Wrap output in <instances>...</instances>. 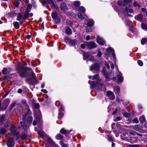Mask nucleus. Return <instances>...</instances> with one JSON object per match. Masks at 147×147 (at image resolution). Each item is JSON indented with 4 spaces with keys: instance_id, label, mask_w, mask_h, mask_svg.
Segmentation results:
<instances>
[{
    "instance_id": "nucleus-28",
    "label": "nucleus",
    "mask_w": 147,
    "mask_h": 147,
    "mask_svg": "<svg viewBox=\"0 0 147 147\" xmlns=\"http://www.w3.org/2000/svg\"><path fill=\"white\" fill-rule=\"evenodd\" d=\"M60 132L63 134H66L67 133V131L63 128H62L60 130Z\"/></svg>"
},
{
    "instance_id": "nucleus-44",
    "label": "nucleus",
    "mask_w": 147,
    "mask_h": 147,
    "mask_svg": "<svg viewBox=\"0 0 147 147\" xmlns=\"http://www.w3.org/2000/svg\"><path fill=\"white\" fill-rule=\"evenodd\" d=\"M29 13L25 12L23 16V18L24 19H27V18H28L29 17Z\"/></svg>"
},
{
    "instance_id": "nucleus-64",
    "label": "nucleus",
    "mask_w": 147,
    "mask_h": 147,
    "mask_svg": "<svg viewBox=\"0 0 147 147\" xmlns=\"http://www.w3.org/2000/svg\"><path fill=\"white\" fill-rule=\"evenodd\" d=\"M35 118V119L36 121L38 122H39L40 121V119L39 116L38 115L34 116Z\"/></svg>"
},
{
    "instance_id": "nucleus-7",
    "label": "nucleus",
    "mask_w": 147,
    "mask_h": 147,
    "mask_svg": "<svg viewBox=\"0 0 147 147\" xmlns=\"http://www.w3.org/2000/svg\"><path fill=\"white\" fill-rule=\"evenodd\" d=\"M100 69L99 64L97 63H95L93 65H92L90 67V70L92 71L94 70L98 71Z\"/></svg>"
},
{
    "instance_id": "nucleus-10",
    "label": "nucleus",
    "mask_w": 147,
    "mask_h": 147,
    "mask_svg": "<svg viewBox=\"0 0 147 147\" xmlns=\"http://www.w3.org/2000/svg\"><path fill=\"white\" fill-rule=\"evenodd\" d=\"M67 7L66 3L64 2H62L61 4L60 8L61 10L66 11V7Z\"/></svg>"
},
{
    "instance_id": "nucleus-42",
    "label": "nucleus",
    "mask_w": 147,
    "mask_h": 147,
    "mask_svg": "<svg viewBox=\"0 0 147 147\" xmlns=\"http://www.w3.org/2000/svg\"><path fill=\"white\" fill-rule=\"evenodd\" d=\"M47 143L50 144H51L53 143V141L52 140L50 137H48V138L47 139Z\"/></svg>"
},
{
    "instance_id": "nucleus-15",
    "label": "nucleus",
    "mask_w": 147,
    "mask_h": 147,
    "mask_svg": "<svg viewBox=\"0 0 147 147\" xmlns=\"http://www.w3.org/2000/svg\"><path fill=\"white\" fill-rule=\"evenodd\" d=\"M55 138L57 140H61L63 139V136L62 134L59 133L55 137Z\"/></svg>"
},
{
    "instance_id": "nucleus-29",
    "label": "nucleus",
    "mask_w": 147,
    "mask_h": 147,
    "mask_svg": "<svg viewBox=\"0 0 147 147\" xmlns=\"http://www.w3.org/2000/svg\"><path fill=\"white\" fill-rule=\"evenodd\" d=\"M123 78L122 76L121 75H119L118 76L117 81L118 82H123Z\"/></svg>"
},
{
    "instance_id": "nucleus-17",
    "label": "nucleus",
    "mask_w": 147,
    "mask_h": 147,
    "mask_svg": "<svg viewBox=\"0 0 147 147\" xmlns=\"http://www.w3.org/2000/svg\"><path fill=\"white\" fill-rule=\"evenodd\" d=\"M77 42V40L76 39H71L70 42H69V44L73 46H75Z\"/></svg>"
},
{
    "instance_id": "nucleus-16",
    "label": "nucleus",
    "mask_w": 147,
    "mask_h": 147,
    "mask_svg": "<svg viewBox=\"0 0 147 147\" xmlns=\"http://www.w3.org/2000/svg\"><path fill=\"white\" fill-rule=\"evenodd\" d=\"M65 33L68 35H71L72 34V30L69 27H67L65 29Z\"/></svg>"
},
{
    "instance_id": "nucleus-6",
    "label": "nucleus",
    "mask_w": 147,
    "mask_h": 147,
    "mask_svg": "<svg viewBox=\"0 0 147 147\" xmlns=\"http://www.w3.org/2000/svg\"><path fill=\"white\" fill-rule=\"evenodd\" d=\"M96 40V42L100 45H104V44L105 43V42L103 38L100 37L98 35L97 36Z\"/></svg>"
},
{
    "instance_id": "nucleus-46",
    "label": "nucleus",
    "mask_w": 147,
    "mask_h": 147,
    "mask_svg": "<svg viewBox=\"0 0 147 147\" xmlns=\"http://www.w3.org/2000/svg\"><path fill=\"white\" fill-rule=\"evenodd\" d=\"M147 41V40L146 38H143L141 39V44L142 45H144L146 43Z\"/></svg>"
},
{
    "instance_id": "nucleus-27",
    "label": "nucleus",
    "mask_w": 147,
    "mask_h": 147,
    "mask_svg": "<svg viewBox=\"0 0 147 147\" xmlns=\"http://www.w3.org/2000/svg\"><path fill=\"white\" fill-rule=\"evenodd\" d=\"M96 86H97V85L96 84V82L93 81L92 84L90 85V89H92L95 88Z\"/></svg>"
},
{
    "instance_id": "nucleus-37",
    "label": "nucleus",
    "mask_w": 147,
    "mask_h": 147,
    "mask_svg": "<svg viewBox=\"0 0 147 147\" xmlns=\"http://www.w3.org/2000/svg\"><path fill=\"white\" fill-rule=\"evenodd\" d=\"M22 13H18L16 20L19 21H20L22 19Z\"/></svg>"
},
{
    "instance_id": "nucleus-59",
    "label": "nucleus",
    "mask_w": 147,
    "mask_h": 147,
    "mask_svg": "<svg viewBox=\"0 0 147 147\" xmlns=\"http://www.w3.org/2000/svg\"><path fill=\"white\" fill-rule=\"evenodd\" d=\"M21 103L24 105L28 106V105L27 103L26 100H23L21 101Z\"/></svg>"
},
{
    "instance_id": "nucleus-40",
    "label": "nucleus",
    "mask_w": 147,
    "mask_h": 147,
    "mask_svg": "<svg viewBox=\"0 0 147 147\" xmlns=\"http://www.w3.org/2000/svg\"><path fill=\"white\" fill-rule=\"evenodd\" d=\"M78 17L81 19L83 20L84 19V17L82 15V13L80 12L78 13Z\"/></svg>"
},
{
    "instance_id": "nucleus-53",
    "label": "nucleus",
    "mask_w": 147,
    "mask_h": 147,
    "mask_svg": "<svg viewBox=\"0 0 147 147\" xmlns=\"http://www.w3.org/2000/svg\"><path fill=\"white\" fill-rule=\"evenodd\" d=\"M99 76V74H96L92 76V80H94L96 79Z\"/></svg>"
},
{
    "instance_id": "nucleus-47",
    "label": "nucleus",
    "mask_w": 147,
    "mask_h": 147,
    "mask_svg": "<svg viewBox=\"0 0 147 147\" xmlns=\"http://www.w3.org/2000/svg\"><path fill=\"white\" fill-rule=\"evenodd\" d=\"M27 115V113H25L23 115L22 117V120L23 122L25 121Z\"/></svg>"
},
{
    "instance_id": "nucleus-12",
    "label": "nucleus",
    "mask_w": 147,
    "mask_h": 147,
    "mask_svg": "<svg viewBox=\"0 0 147 147\" xmlns=\"http://www.w3.org/2000/svg\"><path fill=\"white\" fill-rule=\"evenodd\" d=\"M135 18L136 20H138L140 21L141 22L143 18V15L142 14H139L137 16H135Z\"/></svg>"
},
{
    "instance_id": "nucleus-30",
    "label": "nucleus",
    "mask_w": 147,
    "mask_h": 147,
    "mask_svg": "<svg viewBox=\"0 0 147 147\" xmlns=\"http://www.w3.org/2000/svg\"><path fill=\"white\" fill-rule=\"evenodd\" d=\"M14 112L16 113H20V110L19 106L16 107L14 109Z\"/></svg>"
},
{
    "instance_id": "nucleus-26",
    "label": "nucleus",
    "mask_w": 147,
    "mask_h": 147,
    "mask_svg": "<svg viewBox=\"0 0 147 147\" xmlns=\"http://www.w3.org/2000/svg\"><path fill=\"white\" fill-rule=\"evenodd\" d=\"M64 115V113L62 111H59L58 116V119L61 120Z\"/></svg>"
},
{
    "instance_id": "nucleus-22",
    "label": "nucleus",
    "mask_w": 147,
    "mask_h": 147,
    "mask_svg": "<svg viewBox=\"0 0 147 147\" xmlns=\"http://www.w3.org/2000/svg\"><path fill=\"white\" fill-rule=\"evenodd\" d=\"M132 1V0H123V6L125 7L126 6L128 3H131Z\"/></svg>"
},
{
    "instance_id": "nucleus-20",
    "label": "nucleus",
    "mask_w": 147,
    "mask_h": 147,
    "mask_svg": "<svg viewBox=\"0 0 147 147\" xmlns=\"http://www.w3.org/2000/svg\"><path fill=\"white\" fill-rule=\"evenodd\" d=\"M139 120L140 123H144L146 121L145 116L143 115L140 116L139 117Z\"/></svg>"
},
{
    "instance_id": "nucleus-62",
    "label": "nucleus",
    "mask_w": 147,
    "mask_h": 147,
    "mask_svg": "<svg viewBox=\"0 0 147 147\" xmlns=\"http://www.w3.org/2000/svg\"><path fill=\"white\" fill-rule=\"evenodd\" d=\"M85 41H85L84 42V44H81V45H80L81 47L83 49H84L85 48V47H86V46Z\"/></svg>"
},
{
    "instance_id": "nucleus-14",
    "label": "nucleus",
    "mask_w": 147,
    "mask_h": 147,
    "mask_svg": "<svg viewBox=\"0 0 147 147\" xmlns=\"http://www.w3.org/2000/svg\"><path fill=\"white\" fill-rule=\"evenodd\" d=\"M125 12L128 13L129 12L130 13H131L134 12L133 9H129V7H126L125 8Z\"/></svg>"
},
{
    "instance_id": "nucleus-5",
    "label": "nucleus",
    "mask_w": 147,
    "mask_h": 147,
    "mask_svg": "<svg viewBox=\"0 0 147 147\" xmlns=\"http://www.w3.org/2000/svg\"><path fill=\"white\" fill-rule=\"evenodd\" d=\"M15 139L14 138L10 137L7 139V144L8 147H13L14 146L15 143Z\"/></svg>"
},
{
    "instance_id": "nucleus-33",
    "label": "nucleus",
    "mask_w": 147,
    "mask_h": 147,
    "mask_svg": "<svg viewBox=\"0 0 147 147\" xmlns=\"http://www.w3.org/2000/svg\"><path fill=\"white\" fill-rule=\"evenodd\" d=\"M107 139L109 141L111 142H113L114 140L113 137L110 135H107Z\"/></svg>"
},
{
    "instance_id": "nucleus-3",
    "label": "nucleus",
    "mask_w": 147,
    "mask_h": 147,
    "mask_svg": "<svg viewBox=\"0 0 147 147\" xmlns=\"http://www.w3.org/2000/svg\"><path fill=\"white\" fill-rule=\"evenodd\" d=\"M51 17L54 21L55 24H58L61 22V19L60 17L58 16V14L57 11L53 12L51 13Z\"/></svg>"
},
{
    "instance_id": "nucleus-24",
    "label": "nucleus",
    "mask_w": 147,
    "mask_h": 147,
    "mask_svg": "<svg viewBox=\"0 0 147 147\" xmlns=\"http://www.w3.org/2000/svg\"><path fill=\"white\" fill-rule=\"evenodd\" d=\"M6 129L4 128H1L0 129V134L1 135H4L7 133Z\"/></svg>"
},
{
    "instance_id": "nucleus-35",
    "label": "nucleus",
    "mask_w": 147,
    "mask_h": 147,
    "mask_svg": "<svg viewBox=\"0 0 147 147\" xmlns=\"http://www.w3.org/2000/svg\"><path fill=\"white\" fill-rule=\"evenodd\" d=\"M79 11L82 13H84L86 11V9L85 8L82 6H80L79 8Z\"/></svg>"
},
{
    "instance_id": "nucleus-61",
    "label": "nucleus",
    "mask_w": 147,
    "mask_h": 147,
    "mask_svg": "<svg viewBox=\"0 0 147 147\" xmlns=\"http://www.w3.org/2000/svg\"><path fill=\"white\" fill-rule=\"evenodd\" d=\"M24 122V125L23 126V129L26 130L27 129V125L26 124V123L25 121L23 122Z\"/></svg>"
},
{
    "instance_id": "nucleus-54",
    "label": "nucleus",
    "mask_w": 147,
    "mask_h": 147,
    "mask_svg": "<svg viewBox=\"0 0 147 147\" xmlns=\"http://www.w3.org/2000/svg\"><path fill=\"white\" fill-rule=\"evenodd\" d=\"M137 63L139 65L141 66H142L143 64V62L140 60L137 61Z\"/></svg>"
},
{
    "instance_id": "nucleus-57",
    "label": "nucleus",
    "mask_w": 147,
    "mask_h": 147,
    "mask_svg": "<svg viewBox=\"0 0 147 147\" xmlns=\"http://www.w3.org/2000/svg\"><path fill=\"white\" fill-rule=\"evenodd\" d=\"M113 93L111 91L109 90L107 92L106 94L109 97Z\"/></svg>"
},
{
    "instance_id": "nucleus-51",
    "label": "nucleus",
    "mask_w": 147,
    "mask_h": 147,
    "mask_svg": "<svg viewBox=\"0 0 147 147\" xmlns=\"http://www.w3.org/2000/svg\"><path fill=\"white\" fill-rule=\"evenodd\" d=\"M115 97L113 93L111 95L109 96V99L111 100H113L115 98Z\"/></svg>"
},
{
    "instance_id": "nucleus-41",
    "label": "nucleus",
    "mask_w": 147,
    "mask_h": 147,
    "mask_svg": "<svg viewBox=\"0 0 147 147\" xmlns=\"http://www.w3.org/2000/svg\"><path fill=\"white\" fill-rule=\"evenodd\" d=\"M142 28L144 30H147V25L142 23L141 24Z\"/></svg>"
},
{
    "instance_id": "nucleus-9",
    "label": "nucleus",
    "mask_w": 147,
    "mask_h": 147,
    "mask_svg": "<svg viewBox=\"0 0 147 147\" xmlns=\"http://www.w3.org/2000/svg\"><path fill=\"white\" fill-rule=\"evenodd\" d=\"M20 136V139L22 140H26L28 139V135L25 132L22 133Z\"/></svg>"
},
{
    "instance_id": "nucleus-11",
    "label": "nucleus",
    "mask_w": 147,
    "mask_h": 147,
    "mask_svg": "<svg viewBox=\"0 0 147 147\" xmlns=\"http://www.w3.org/2000/svg\"><path fill=\"white\" fill-rule=\"evenodd\" d=\"M97 86L98 89L100 90L104 91L105 89V85L102 83L99 84Z\"/></svg>"
},
{
    "instance_id": "nucleus-4",
    "label": "nucleus",
    "mask_w": 147,
    "mask_h": 147,
    "mask_svg": "<svg viewBox=\"0 0 147 147\" xmlns=\"http://www.w3.org/2000/svg\"><path fill=\"white\" fill-rule=\"evenodd\" d=\"M86 46L89 49H95L97 46V45L94 41H85Z\"/></svg>"
},
{
    "instance_id": "nucleus-25",
    "label": "nucleus",
    "mask_w": 147,
    "mask_h": 147,
    "mask_svg": "<svg viewBox=\"0 0 147 147\" xmlns=\"http://www.w3.org/2000/svg\"><path fill=\"white\" fill-rule=\"evenodd\" d=\"M13 24L14 27L17 29H19L20 28V24L18 22H14Z\"/></svg>"
},
{
    "instance_id": "nucleus-32",
    "label": "nucleus",
    "mask_w": 147,
    "mask_h": 147,
    "mask_svg": "<svg viewBox=\"0 0 147 147\" xmlns=\"http://www.w3.org/2000/svg\"><path fill=\"white\" fill-rule=\"evenodd\" d=\"M114 92L115 93H118L119 94L120 91V88L119 86H117V87L114 88Z\"/></svg>"
},
{
    "instance_id": "nucleus-34",
    "label": "nucleus",
    "mask_w": 147,
    "mask_h": 147,
    "mask_svg": "<svg viewBox=\"0 0 147 147\" xmlns=\"http://www.w3.org/2000/svg\"><path fill=\"white\" fill-rule=\"evenodd\" d=\"M11 124V123L10 121L8 120L6 121V123L5 124L4 127L6 128L9 127Z\"/></svg>"
},
{
    "instance_id": "nucleus-18",
    "label": "nucleus",
    "mask_w": 147,
    "mask_h": 147,
    "mask_svg": "<svg viewBox=\"0 0 147 147\" xmlns=\"http://www.w3.org/2000/svg\"><path fill=\"white\" fill-rule=\"evenodd\" d=\"M16 101H14L11 104L9 108L8 109V110H9L10 111H11L15 105H16Z\"/></svg>"
},
{
    "instance_id": "nucleus-31",
    "label": "nucleus",
    "mask_w": 147,
    "mask_h": 147,
    "mask_svg": "<svg viewBox=\"0 0 147 147\" xmlns=\"http://www.w3.org/2000/svg\"><path fill=\"white\" fill-rule=\"evenodd\" d=\"M80 3L79 1H75L74 2V5L75 7H78L80 6Z\"/></svg>"
},
{
    "instance_id": "nucleus-1",
    "label": "nucleus",
    "mask_w": 147,
    "mask_h": 147,
    "mask_svg": "<svg viewBox=\"0 0 147 147\" xmlns=\"http://www.w3.org/2000/svg\"><path fill=\"white\" fill-rule=\"evenodd\" d=\"M16 69L20 77L27 79L28 84L30 85L34 86L39 83V80L36 78L33 80L30 78L31 72H32V70L31 68L23 66L20 63L18 62L16 66Z\"/></svg>"
},
{
    "instance_id": "nucleus-13",
    "label": "nucleus",
    "mask_w": 147,
    "mask_h": 147,
    "mask_svg": "<svg viewBox=\"0 0 147 147\" xmlns=\"http://www.w3.org/2000/svg\"><path fill=\"white\" fill-rule=\"evenodd\" d=\"M82 51L84 52V54H83V59L84 60H85L86 59L89 58V53L88 52L86 53L85 51Z\"/></svg>"
},
{
    "instance_id": "nucleus-60",
    "label": "nucleus",
    "mask_w": 147,
    "mask_h": 147,
    "mask_svg": "<svg viewBox=\"0 0 147 147\" xmlns=\"http://www.w3.org/2000/svg\"><path fill=\"white\" fill-rule=\"evenodd\" d=\"M129 30L131 32H134L135 30V29L134 28L133 26L129 28Z\"/></svg>"
},
{
    "instance_id": "nucleus-48",
    "label": "nucleus",
    "mask_w": 147,
    "mask_h": 147,
    "mask_svg": "<svg viewBox=\"0 0 147 147\" xmlns=\"http://www.w3.org/2000/svg\"><path fill=\"white\" fill-rule=\"evenodd\" d=\"M60 145L62 147H69L67 144L64 143L63 142H60Z\"/></svg>"
},
{
    "instance_id": "nucleus-36",
    "label": "nucleus",
    "mask_w": 147,
    "mask_h": 147,
    "mask_svg": "<svg viewBox=\"0 0 147 147\" xmlns=\"http://www.w3.org/2000/svg\"><path fill=\"white\" fill-rule=\"evenodd\" d=\"M107 52L110 53H112L113 52H114V50L113 48L111 47H108L107 49Z\"/></svg>"
},
{
    "instance_id": "nucleus-55",
    "label": "nucleus",
    "mask_w": 147,
    "mask_h": 147,
    "mask_svg": "<svg viewBox=\"0 0 147 147\" xmlns=\"http://www.w3.org/2000/svg\"><path fill=\"white\" fill-rule=\"evenodd\" d=\"M117 4L119 6H121V5H123V1L121 0H119L117 2Z\"/></svg>"
},
{
    "instance_id": "nucleus-45",
    "label": "nucleus",
    "mask_w": 147,
    "mask_h": 147,
    "mask_svg": "<svg viewBox=\"0 0 147 147\" xmlns=\"http://www.w3.org/2000/svg\"><path fill=\"white\" fill-rule=\"evenodd\" d=\"M17 131V130L16 129H11V130H10V132L11 135H13L14 136Z\"/></svg>"
},
{
    "instance_id": "nucleus-50",
    "label": "nucleus",
    "mask_w": 147,
    "mask_h": 147,
    "mask_svg": "<svg viewBox=\"0 0 147 147\" xmlns=\"http://www.w3.org/2000/svg\"><path fill=\"white\" fill-rule=\"evenodd\" d=\"M134 127L136 129H141L143 128L142 126L140 125H136Z\"/></svg>"
},
{
    "instance_id": "nucleus-21",
    "label": "nucleus",
    "mask_w": 147,
    "mask_h": 147,
    "mask_svg": "<svg viewBox=\"0 0 147 147\" xmlns=\"http://www.w3.org/2000/svg\"><path fill=\"white\" fill-rule=\"evenodd\" d=\"M33 121V117L32 116L28 117L27 119V122L29 124H31Z\"/></svg>"
},
{
    "instance_id": "nucleus-43",
    "label": "nucleus",
    "mask_w": 147,
    "mask_h": 147,
    "mask_svg": "<svg viewBox=\"0 0 147 147\" xmlns=\"http://www.w3.org/2000/svg\"><path fill=\"white\" fill-rule=\"evenodd\" d=\"M38 134L42 138H44V136L43 133L40 131H38Z\"/></svg>"
},
{
    "instance_id": "nucleus-8",
    "label": "nucleus",
    "mask_w": 147,
    "mask_h": 147,
    "mask_svg": "<svg viewBox=\"0 0 147 147\" xmlns=\"http://www.w3.org/2000/svg\"><path fill=\"white\" fill-rule=\"evenodd\" d=\"M10 72V68H7L6 67H4L2 71V73L4 75L9 74Z\"/></svg>"
},
{
    "instance_id": "nucleus-39",
    "label": "nucleus",
    "mask_w": 147,
    "mask_h": 147,
    "mask_svg": "<svg viewBox=\"0 0 147 147\" xmlns=\"http://www.w3.org/2000/svg\"><path fill=\"white\" fill-rule=\"evenodd\" d=\"M66 24L68 26L71 27L73 25V23L71 22V21L67 20L66 21Z\"/></svg>"
},
{
    "instance_id": "nucleus-49",
    "label": "nucleus",
    "mask_w": 147,
    "mask_h": 147,
    "mask_svg": "<svg viewBox=\"0 0 147 147\" xmlns=\"http://www.w3.org/2000/svg\"><path fill=\"white\" fill-rule=\"evenodd\" d=\"M104 75L106 79H108V81L110 80V76L108 75L107 72H105L104 73Z\"/></svg>"
},
{
    "instance_id": "nucleus-63",
    "label": "nucleus",
    "mask_w": 147,
    "mask_h": 147,
    "mask_svg": "<svg viewBox=\"0 0 147 147\" xmlns=\"http://www.w3.org/2000/svg\"><path fill=\"white\" fill-rule=\"evenodd\" d=\"M65 40L66 42H70L71 40L68 36H66L65 37Z\"/></svg>"
},
{
    "instance_id": "nucleus-56",
    "label": "nucleus",
    "mask_w": 147,
    "mask_h": 147,
    "mask_svg": "<svg viewBox=\"0 0 147 147\" xmlns=\"http://www.w3.org/2000/svg\"><path fill=\"white\" fill-rule=\"evenodd\" d=\"M140 146L139 144H131L129 145V147H140Z\"/></svg>"
},
{
    "instance_id": "nucleus-19",
    "label": "nucleus",
    "mask_w": 147,
    "mask_h": 147,
    "mask_svg": "<svg viewBox=\"0 0 147 147\" xmlns=\"http://www.w3.org/2000/svg\"><path fill=\"white\" fill-rule=\"evenodd\" d=\"M94 21L92 20L88 21L87 23V25L88 27H91L94 26Z\"/></svg>"
},
{
    "instance_id": "nucleus-52",
    "label": "nucleus",
    "mask_w": 147,
    "mask_h": 147,
    "mask_svg": "<svg viewBox=\"0 0 147 147\" xmlns=\"http://www.w3.org/2000/svg\"><path fill=\"white\" fill-rule=\"evenodd\" d=\"M34 106L36 109H39L40 107V105L39 103H34Z\"/></svg>"
},
{
    "instance_id": "nucleus-2",
    "label": "nucleus",
    "mask_w": 147,
    "mask_h": 147,
    "mask_svg": "<svg viewBox=\"0 0 147 147\" xmlns=\"http://www.w3.org/2000/svg\"><path fill=\"white\" fill-rule=\"evenodd\" d=\"M1 100L0 101V111H1V109L2 110H5L10 102V100L8 98L5 99L3 102L1 108Z\"/></svg>"
},
{
    "instance_id": "nucleus-38",
    "label": "nucleus",
    "mask_w": 147,
    "mask_h": 147,
    "mask_svg": "<svg viewBox=\"0 0 147 147\" xmlns=\"http://www.w3.org/2000/svg\"><path fill=\"white\" fill-rule=\"evenodd\" d=\"M123 116L127 118L130 117L131 116L130 114L128 113H123Z\"/></svg>"
},
{
    "instance_id": "nucleus-58",
    "label": "nucleus",
    "mask_w": 147,
    "mask_h": 147,
    "mask_svg": "<svg viewBox=\"0 0 147 147\" xmlns=\"http://www.w3.org/2000/svg\"><path fill=\"white\" fill-rule=\"evenodd\" d=\"M97 51H98V54L97 55V57L99 58L101 57L102 54L101 51L100 50H98Z\"/></svg>"
},
{
    "instance_id": "nucleus-23",
    "label": "nucleus",
    "mask_w": 147,
    "mask_h": 147,
    "mask_svg": "<svg viewBox=\"0 0 147 147\" xmlns=\"http://www.w3.org/2000/svg\"><path fill=\"white\" fill-rule=\"evenodd\" d=\"M50 0H45L42 2L43 5L44 6H47L48 4H50Z\"/></svg>"
}]
</instances>
